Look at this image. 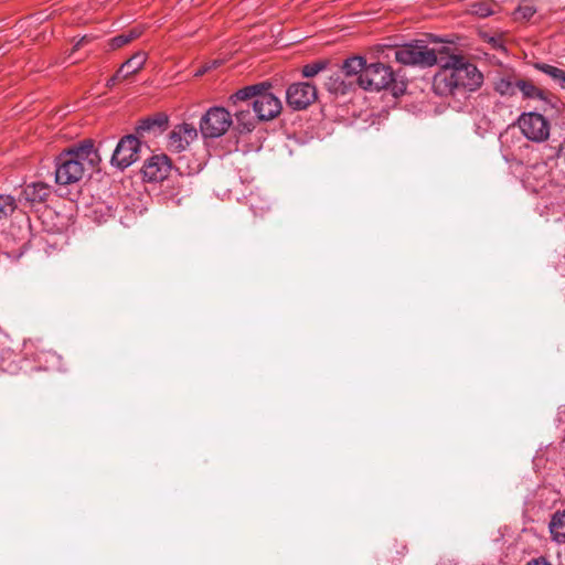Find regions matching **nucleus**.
Here are the masks:
<instances>
[{
    "instance_id": "nucleus-5",
    "label": "nucleus",
    "mask_w": 565,
    "mask_h": 565,
    "mask_svg": "<svg viewBox=\"0 0 565 565\" xmlns=\"http://www.w3.org/2000/svg\"><path fill=\"white\" fill-rule=\"evenodd\" d=\"M516 124L522 135L532 142L542 143L550 138L551 124L540 113H522Z\"/></svg>"
},
{
    "instance_id": "nucleus-19",
    "label": "nucleus",
    "mask_w": 565,
    "mask_h": 565,
    "mask_svg": "<svg viewBox=\"0 0 565 565\" xmlns=\"http://www.w3.org/2000/svg\"><path fill=\"white\" fill-rule=\"evenodd\" d=\"M498 4L491 0H479L470 6V13L479 18H487L495 13Z\"/></svg>"
},
{
    "instance_id": "nucleus-15",
    "label": "nucleus",
    "mask_w": 565,
    "mask_h": 565,
    "mask_svg": "<svg viewBox=\"0 0 565 565\" xmlns=\"http://www.w3.org/2000/svg\"><path fill=\"white\" fill-rule=\"evenodd\" d=\"M50 194V188L43 182H33L25 185L23 195L30 202H43Z\"/></svg>"
},
{
    "instance_id": "nucleus-12",
    "label": "nucleus",
    "mask_w": 565,
    "mask_h": 565,
    "mask_svg": "<svg viewBox=\"0 0 565 565\" xmlns=\"http://www.w3.org/2000/svg\"><path fill=\"white\" fill-rule=\"evenodd\" d=\"M168 126V117L166 115H157L154 117H148L140 120L137 126V131L139 134L143 132H153L158 134L163 131Z\"/></svg>"
},
{
    "instance_id": "nucleus-10",
    "label": "nucleus",
    "mask_w": 565,
    "mask_h": 565,
    "mask_svg": "<svg viewBox=\"0 0 565 565\" xmlns=\"http://www.w3.org/2000/svg\"><path fill=\"white\" fill-rule=\"evenodd\" d=\"M230 107L236 120L235 128L241 132H250L255 129L258 120L256 114L250 111L249 100H234V94L230 97Z\"/></svg>"
},
{
    "instance_id": "nucleus-13",
    "label": "nucleus",
    "mask_w": 565,
    "mask_h": 565,
    "mask_svg": "<svg viewBox=\"0 0 565 565\" xmlns=\"http://www.w3.org/2000/svg\"><path fill=\"white\" fill-rule=\"evenodd\" d=\"M352 85L353 82L347 81L341 72H335L326 82V88L335 95H345Z\"/></svg>"
},
{
    "instance_id": "nucleus-14",
    "label": "nucleus",
    "mask_w": 565,
    "mask_h": 565,
    "mask_svg": "<svg viewBox=\"0 0 565 565\" xmlns=\"http://www.w3.org/2000/svg\"><path fill=\"white\" fill-rule=\"evenodd\" d=\"M146 61L147 54L145 52H137L121 64L119 67V74H122V78H127L128 76L141 70Z\"/></svg>"
},
{
    "instance_id": "nucleus-1",
    "label": "nucleus",
    "mask_w": 565,
    "mask_h": 565,
    "mask_svg": "<svg viewBox=\"0 0 565 565\" xmlns=\"http://www.w3.org/2000/svg\"><path fill=\"white\" fill-rule=\"evenodd\" d=\"M439 72L434 76L433 88L437 95L448 96L475 90L482 84V74L460 55L440 57Z\"/></svg>"
},
{
    "instance_id": "nucleus-22",
    "label": "nucleus",
    "mask_w": 565,
    "mask_h": 565,
    "mask_svg": "<svg viewBox=\"0 0 565 565\" xmlns=\"http://www.w3.org/2000/svg\"><path fill=\"white\" fill-rule=\"evenodd\" d=\"M140 35H141V30L132 29L126 33H122V34H119V35L113 38L109 41V46L111 50L119 49V47L130 43L135 39L139 38Z\"/></svg>"
},
{
    "instance_id": "nucleus-2",
    "label": "nucleus",
    "mask_w": 565,
    "mask_h": 565,
    "mask_svg": "<svg viewBox=\"0 0 565 565\" xmlns=\"http://www.w3.org/2000/svg\"><path fill=\"white\" fill-rule=\"evenodd\" d=\"M100 161L93 140L86 139L64 150L56 159L55 181L68 185L82 180Z\"/></svg>"
},
{
    "instance_id": "nucleus-4",
    "label": "nucleus",
    "mask_w": 565,
    "mask_h": 565,
    "mask_svg": "<svg viewBox=\"0 0 565 565\" xmlns=\"http://www.w3.org/2000/svg\"><path fill=\"white\" fill-rule=\"evenodd\" d=\"M395 58L403 65L419 67H430L439 61L436 52L422 40L398 46L395 50Z\"/></svg>"
},
{
    "instance_id": "nucleus-18",
    "label": "nucleus",
    "mask_w": 565,
    "mask_h": 565,
    "mask_svg": "<svg viewBox=\"0 0 565 565\" xmlns=\"http://www.w3.org/2000/svg\"><path fill=\"white\" fill-rule=\"evenodd\" d=\"M366 67V62L362 56H353L343 62L342 70L340 71L347 78L351 76H360Z\"/></svg>"
},
{
    "instance_id": "nucleus-16",
    "label": "nucleus",
    "mask_w": 565,
    "mask_h": 565,
    "mask_svg": "<svg viewBox=\"0 0 565 565\" xmlns=\"http://www.w3.org/2000/svg\"><path fill=\"white\" fill-rule=\"evenodd\" d=\"M534 67L547 75L556 85L565 89V71L546 63H535Z\"/></svg>"
},
{
    "instance_id": "nucleus-7",
    "label": "nucleus",
    "mask_w": 565,
    "mask_h": 565,
    "mask_svg": "<svg viewBox=\"0 0 565 565\" xmlns=\"http://www.w3.org/2000/svg\"><path fill=\"white\" fill-rule=\"evenodd\" d=\"M394 82V73L391 66L383 63L366 65L364 71L356 77L359 86L365 90L379 92L387 88Z\"/></svg>"
},
{
    "instance_id": "nucleus-8",
    "label": "nucleus",
    "mask_w": 565,
    "mask_h": 565,
    "mask_svg": "<svg viewBox=\"0 0 565 565\" xmlns=\"http://www.w3.org/2000/svg\"><path fill=\"white\" fill-rule=\"evenodd\" d=\"M140 145L139 139L134 135L122 137L114 150L111 164L120 170L130 167L138 160Z\"/></svg>"
},
{
    "instance_id": "nucleus-24",
    "label": "nucleus",
    "mask_w": 565,
    "mask_h": 565,
    "mask_svg": "<svg viewBox=\"0 0 565 565\" xmlns=\"http://www.w3.org/2000/svg\"><path fill=\"white\" fill-rule=\"evenodd\" d=\"M15 209L17 203L12 195L0 194V221L8 218Z\"/></svg>"
},
{
    "instance_id": "nucleus-21",
    "label": "nucleus",
    "mask_w": 565,
    "mask_h": 565,
    "mask_svg": "<svg viewBox=\"0 0 565 565\" xmlns=\"http://www.w3.org/2000/svg\"><path fill=\"white\" fill-rule=\"evenodd\" d=\"M518 85H519V79L512 81L511 78L502 77L495 82L494 89L501 96L511 97L516 94Z\"/></svg>"
},
{
    "instance_id": "nucleus-28",
    "label": "nucleus",
    "mask_w": 565,
    "mask_h": 565,
    "mask_svg": "<svg viewBox=\"0 0 565 565\" xmlns=\"http://www.w3.org/2000/svg\"><path fill=\"white\" fill-rule=\"evenodd\" d=\"M525 565H552L545 557L540 556L530 559Z\"/></svg>"
},
{
    "instance_id": "nucleus-11",
    "label": "nucleus",
    "mask_w": 565,
    "mask_h": 565,
    "mask_svg": "<svg viewBox=\"0 0 565 565\" xmlns=\"http://www.w3.org/2000/svg\"><path fill=\"white\" fill-rule=\"evenodd\" d=\"M170 170V159L166 154H154L145 162L142 174L149 182H160L168 177Z\"/></svg>"
},
{
    "instance_id": "nucleus-23",
    "label": "nucleus",
    "mask_w": 565,
    "mask_h": 565,
    "mask_svg": "<svg viewBox=\"0 0 565 565\" xmlns=\"http://www.w3.org/2000/svg\"><path fill=\"white\" fill-rule=\"evenodd\" d=\"M188 146V141L184 140L180 131L177 128H174L169 135L168 148L173 152H181Z\"/></svg>"
},
{
    "instance_id": "nucleus-3",
    "label": "nucleus",
    "mask_w": 565,
    "mask_h": 565,
    "mask_svg": "<svg viewBox=\"0 0 565 565\" xmlns=\"http://www.w3.org/2000/svg\"><path fill=\"white\" fill-rule=\"evenodd\" d=\"M267 82L245 86L234 93V100H249L259 121L276 118L281 111V102L270 90Z\"/></svg>"
},
{
    "instance_id": "nucleus-26",
    "label": "nucleus",
    "mask_w": 565,
    "mask_h": 565,
    "mask_svg": "<svg viewBox=\"0 0 565 565\" xmlns=\"http://www.w3.org/2000/svg\"><path fill=\"white\" fill-rule=\"evenodd\" d=\"M328 65L327 61H318L315 63L307 64L302 67V75L305 77H313L321 71L326 70Z\"/></svg>"
},
{
    "instance_id": "nucleus-9",
    "label": "nucleus",
    "mask_w": 565,
    "mask_h": 565,
    "mask_svg": "<svg viewBox=\"0 0 565 565\" xmlns=\"http://www.w3.org/2000/svg\"><path fill=\"white\" fill-rule=\"evenodd\" d=\"M317 98V88L310 83H294L286 92L287 105L294 110L306 109Z\"/></svg>"
},
{
    "instance_id": "nucleus-29",
    "label": "nucleus",
    "mask_w": 565,
    "mask_h": 565,
    "mask_svg": "<svg viewBox=\"0 0 565 565\" xmlns=\"http://www.w3.org/2000/svg\"><path fill=\"white\" fill-rule=\"evenodd\" d=\"M90 41V38L88 35H84L82 36L75 44H74V47L73 50L76 51L78 49H81L85 43L89 42Z\"/></svg>"
},
{
    "instance_id": "nucleus-17",
    "label": "nucleus",
    "mask_w": 565,
    "mask_h": 565,
    "mask_svg": "<svg viewBox=\"0 0 565 565\" xmlns=\"http://www.w3.org/2000/svg\"><path fill=\"white\" fill-rule=\"evenodd\" d=\"M550 532L554 541L565 543V510L553 515Z\"/></svg>"
},
{
    "instance_id": "nucleus-30",
    "label": "nucleus",
    "mask_w": 565,
    "mask_h": 565,
    "mask_svg": "<svg viewBox=\"0 0 565 565\" xmlns=\"http://www.w3.org/2000/svg\"><path fill=\"white\" fill-rule=\"evenodd\" d=\"M122 78V74H119V70L117 71V73L110 77L107 82V86L108 87H111L116 84L117 81L121 79Z\"/></svg>"
},
{
    "instance_id": "nucleus-25",
    "label": "nucleus",
    "mask_w": 565,
    "mask_h": 565,
    "mask_svg": "<svg viewBox=\"0 0 565 565\" xmlns=\"http://www.w3.org/2000/svg\"><path fill=\"white\" fill-rule=\"evenodd\" d=\"M536 12L535 6L530 1L522 2L514 12L515 19L530 20Z\"/></svg>"
},
{
    "instance_id": "nucleus-27",
    "label": "nucleus",
    "mask_w": 565,
    "mask_h": 565,
    "mask_svg": "<svg viewBox=\"0 0 565 565\" xmlns=\"http://www.w3.org/2000/svg\"><path fill=\"white\" fill-rule=\"evenodd\" d=\"M175 128L183 136L184 140L188 141V145L198 136L196 128L190 124H182Z\"/></svg>"
},
{
    "instance_id": "nucleus-6",
    "label": "nucleus",
    "mask_w": 565,
    "mask_h": 565,
    "mask_svg": "<svg viewBox=\"0 0 565 565\" xmlns=\"http://www.w3.org/2000/svg\"><path fill=\"white\" fill-rule=\"evenodd\" d=\"M233 125L230 110L223 107H211L200 120V131L204 138H218Z\"/></svg>"
},
{
    "instance_id": "nucleus-20",
    "label": "nucleus",
    "mask_w": 565,
    "mask_h": 565,
    "mask_svg": "<svg viewBox=\"0 0 565 565\" xmlns=\"http://www.w3.org/2000/svg\"><path fill=\"white\" fill-rule=\"evenodd\" d=\"M518 90L522 93L524 98L529 99H545V93L541 88L536 87L533 83L524 79H519Z\"/></svg>"
},
{
    "instance_id": "nucleus-31",
    "label": "nucleus",
    "mask_w": 565,
    "mask_h": 565,
    "mask_svg": "<svg viewBox=\"0 0 565 565\" xmlns=\"http://www.w3.org/2000/svg\"><path fill=\"white\" fill-rule=\"evenodd\" d=\"M489 42H490V43L492 44V46H493V47H495V49H500V47H502L501 40H500V39H498V38H493V36H491V38L489 39Z\"/></svg>"
}]
</instances>
